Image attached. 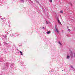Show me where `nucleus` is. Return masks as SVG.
<instances>
[{
  "label": "nucleus",
  "mask_w": 75,
  "mask_h": 75,
  "mask_svg": "<svg viewBox=\"0 0 75 75\" xmlns=\"http://www.w3.org/2000/svg\"><path fill=\"white\" fill-rule=\"evenodd\" d=\"M55 30L56 32H57V33H59V31L58 30V29L56 28L55 29Z\"/></svg>",
  "instance_id": "1"
},
{
  "label": "nucleus",
  "mask_w": 75,
  "mask_h": 75,
  "mask_svg": "<svg viewBox=\"0 0 75 75\" xmlns=\"http://www.w3.org/2000/svg\"><path fill=\"white\" fill-rule=\"evenodd\" d=\"M58 43L59 44H60V45H62L61 43L60 42H59Z\"/></svg>",
  "instance_id": "7"
},
{
  "label": "nucleus",
  "mask_w": 75,
  "mask_h": 75,
  "mask_svg": "<svg viewBox=\"0 0 75 75\" xmlns=\"http://www.w3.org/2000/svg\"><path fill=\"white\" fill-rule=\"evenodd\" d=\"M71 68H73V67L72 66H71Z\"/></svg>",
  "instance_id": "17"
},
{
  "label": "nucleus",
  "mask_w": 75,
  "mask_h": 75,
  "mask_svg": "<svg viewBox=\"0 0 75 75\" xmlns=\"http://www.w3.org/2000/svg\"><path fill=\"white\" fill-rule=\"evenodd\" d=\"M21 2L22 3H23V2H24V1L23 0H21Z\"/></svg>",
  "instance_id": "9"
},
{
  "label": "nucleus",
  "mask_w": 75,
  "mask_h": 75,
  "mask_svg": "<svg viewBox=\"0 0 75 75\" xmlns=\"http://www.w3.org/2000/svg\"><path fill=\"white\" fill-rule=\"evenodd\" d=\"M51 33V31H48L47 32V34H50Z\"/></svg>",
  "instance_id": "3"
},
{
  "label": "nucleus",
  "mask_w": 75,
  "mask_h": 75,
  "mask_svg": "<svg viewBox=\"0 0 75 75\" xmlns=\"http://www.w3.org/2000/svg\"><path fill=\"white\" fill-rule=\"evenodd\" d=\"M68 30L69 31H71V30L69 29H68Z\"/></svg>",
  "instance_id": "14"
},
{
  "label": "nucleus",
  "mask_w": 75,
  "mask_h": 75,
  "mask_svg": "<svg viewBox=\"0 0 75 75\" xmlns=\"http://www.w3.org/2000/svg\"><path fill=\"white\" fill-rule=\"evenodd\" d=\"M57 28V25H55V29Z\"/></svg>",
  "instance_id": "13"
},
{
  "label": "nucleus",
  "mask_w": 75,
  "mask_h": 75,
  "mask_svg": "<svg viewBox=\"0 0 75 75\" xmlns=\"http://www.w3.org/2000/svg\"><path fill=\"white\" fill-rule=\"evenodd\" d=\"M69 4L70 5V6H72V4L71 3H70Z\"/></svg>",
  "instance_id": "10"
},
{
  "label": "nucleus",
  "mask_w": 75,
  "mask_h": 75,
  "mask_svg": "<svg viewBox=\"0 0 75 75\" xmlns=\"http://www.w3.org/2000/svg\"><path fill=\"white\" fill-rule=\"evenodd\" d=\"M70 55H71V57H73V54L72 53V52H70Z\"/></svg>",
  "instance_id": "2"
},
{
  "label": "nucleus",
  "mask_w": 75,
  "mask_h": 75,
  "mask_svg": "<svg viewBox=\"0 0 75 75\" xmlns=\"http://www.w3.org/2000/svg\"><path fill=\"white\" fill-rule=\"evenodd\" d=\"M37 2V3H39V2Z\"/></svg>",
  "instance_id": "18"
},
{
  "label": "nucleus",
  "mask_w": 75,
  "mask_h": 75,
  "mask_svg": "<svg viewBox=\"0 0 75 75\" xmlns=\"http://www.w3.org/2000/svg\"><path fill=\"white\" fill-rule=\"evenodd\" d=\"M1 20H4V18H1Z\"/></svg>",
  "instance_id": "16"
},
{
  "label": "nucleus",
  "mask_w": 75,
  "mask_h": 75,
  "mask_svg": "<svg viewBox=\"0 0 75 75\" xmlns=\"http://www.w3.org/2000/svg\"><path fill=\"white\" fill-rule=\"evenodd\" d=\"M69 58H70V56H67V59H69Z\"/></svg>",
  "instance_id": "4"
},
{
  "label": "nucleus",
  "mask_w": 75,
  "mask_h": 75,
  "mask_svg": "<svg viewBox=\"0 0 75 75\" xmlns=\"http://www.w3.org/2000/svg\"><path fill=\"white\" fill-rule=\"evenodd\" d=\"M57 20H58V22L59 23H60V24H61V22L59 21V20H58V19Z\"/></svg>",
  "instance_id": "5"
},
{
  "label": "nucleus",
  "mask_w": 75,
  "mask_h": 75,
  "mask_svg": "<svg viewBox=\"0 0 75 75\" xmlns=\"http://www.w3.org/2000/svg\"><path fill=\"white\" fill-rule=\"evenodd\" d=\"M20 52L21 54V55H23V52L21 51H20Z\"/></svg>",
  "instance_id": "6"
},
{
  "label": "nucleus",
  "mask_w": 75,
  "mask_h": 75,
  "mask_svg": "<svg viewBox=\"0 0 75 75\" xmlns=\"http://www.w3.org/2000/svg\"><path fill=\"white\" fill-rule=\"evenodd\" d=\"M46 24H48V22L47 21H46Z\"/></svg>",
  "instance_id": "12"
},
{
  "label": "nucleus",
  "mask_w": 75,
  "mask_h": 75,
  "mask_svg": "<svg viewBox=\"0 0 75 75\" xmlns=\"http://www.w3.org/2000/svg\"><path fill=\"white\" fill-rule=\"evenodd\" d=\"M60 13H63L62 11H61L60 12Z\"/></svg>",
  "instance_id": "11"
},
{
  "label": "nucleus",
  "mask_w": 75,
  "mask_h": 75,
  "mask_svg": "<svg viewBox=\"0 0 75 75\" xmlns=\"http://www.w3.org/2000/svg\"><path fill=\"white\" fill-rule=\"evenodd\" d=\"M49 1L50 2H51V3H52V0H49Z\"/></svg>",
  "instance_id": "8"
},
{
  "label": "nucleus",
  "mask_w": 75,
  "mask_h": 75,
  "mask_svg": "<svg viewBox=\"0 0 75 75\" xmlns=\"http://www.w3.org/2000/svg\"><path fill=\"white\" fill-rule=\"evenodd\" d=\"M42 28H43V29H44V28H45L44 27H43Z\"/></svg>",
  "instance_id": "15"
}]
</instances>
